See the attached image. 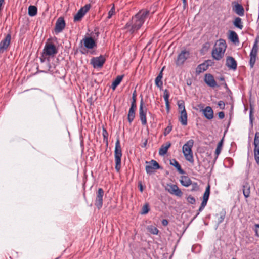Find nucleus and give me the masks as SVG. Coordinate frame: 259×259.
Returning a JSON list of instances; mask_svg holds the SVG:
<instances>
[{
	"instance_id": "e433bc0d",
	"label": "nucleus",
	"mask_w": 259,
	"mask_h": 259,
	"mask_svg": "<svg viewBox=\"0 0 259 259\" xmlns=\"http://www.w3.org/2000/svg\"><path fill=\"white\" fill-rule=\"evenodd\" d=\"M210 187L209 185H208V186L206 187L205 191L203 194V200H208L209 195H210Z\"/></svg>"
},
{
	"instance_id": "4be33fe9",
	"label": "nucleus",
	"mask_w": 259,
	"mask_h": 259,
	"mask_svg": "<svg viewBox=\"0 0 259 259\" xmlns=\"http://www.w3.org/2000/svg\"><path fill=\"white\" fill-rule=\"evenodd\" d=\"M170 146V142H167L165 144L162 145L159 150V154L161 156H164L167 153V150Z\"/></svg>"
},
{
	"instance_id": "423d86ee",
	"label": "nucleus",
	"mask_w": 259,
	"mask_h": 259,
	"mask_svg": "<svg viewBox=\"0 0 259 259\" xmlns=\"http://www.w3.org/2000/svg\"><path fill=\"white\" fill-rule=\"evenodd\" d=\"M106 61V58L103 55L93 57L90 61V64L94 68H101Z\"/></svg>"
},
{
	"instance_id": "4468645a",
	"label": "nucleus",
	"mask_w": 259,
	"mask_h": 259,
	"mask_svg": "<svg viewBox=\"0 0 259 259\" xmlns=\"http://www.w3.org/2000/svg\"><path fill=\"white\" fill-rule=\"evenodd\" d=\"M204 81L205 83L209 87L214 88L215 87H218L219 85L217 84L215 81L213 76L210 74L207 73L205 74L204 76Z\"/></svg>"
},
{
	"instance_id": "ddd939ff",
	"label": "nucleus",
	"mask_w": 259,
	"mask_h": 259,
	"mask_svg": "<svg viewBox=\"0 0 259 259\" xmlns=\"http://www.w3.org/2000/svg\"><path fill=\"white\" fill-rule=\"evenodd\" d=\"M90 8V5L87 4L80 9L77 13L75 15L74 17V21L75 22L79 21L85 13L89 10Z\"/></svg>"
},
{
	"instance_id": "9b49d317",
	"label": "nucleus",
	"mask_w": 259,
	"mask_h": 259,
	"mask_svg": "<svg viewBox=\"0 0 259 259\" xmlns=\"http://www.w3.org/2000/svg\"><path fill=\"white\" fill-rule=\"evenodd\" d=\"M144 102L143 98H141V102H140V106L139 108V116L140 119L141 121L142 124L143 125H145L147 124V119H146V113H147V109H145L143 108Z\"/></svg>"
},
{
	"instance_id": "13d9d810",
	"label": "nucleus",
	"mask_w": 259,
	"mask_h": 259,
	"mask_svg": "<svg viewBox=\"0 0 259 259\" xmlns=\"http://www.w3.org/2000/svg\"><path fill=\"white\" fill-rule=\"evenodd\" d=\"M183 3H184V6H185L187 4V2H186V0H183Z\"/></svg>"
},
{
	"instance_id": "72a5a7b5",
	"label": "nucleus",
	"mask_w": 259,
	"mask_h": 259,
	"mask_svg": "<svg viewBox=\"0 0 259 259\" xmlns=\"http://www.w3.org/2000/svg\"><path fill=\"white\" fill-rule=\"evenodd\" d=\"M229 39L234 43L239 42V38L237 33L234 31H230Z\"/></svg>"
},
{
	"instance_id": "a211bd4d",
	"label": "nucleus",
	"mask_w": 259,
	"mask_h": 259,
	"mask_svg": "<svg viewBox=\"0 0 259 259\" xmlns=\"http://www.w3.org/2000/svg\"><path fill=\"white\" fill-rule=\"evenodd\" d=\"M233 4V11L239 16H243L244 15V9L243 7L237 3H234Z\"/></svg>"
},
{
	"instance_id": "5701e85b",
	"label": "nucleus",
	"mask_w": 259,
	"mask_h": 259,
	"mask_svg": "<svg viewBox=\"0 0 259 259\" xmlns=\"http://www.w3.org/2000/svg\"><path fill=\"white\" fill-rule=\"evenodd\" d=\"M164 69V67L162 69L161 71L159 72L158 76L155 78V85L159 88L160 90L163 87V82L162 81V78L163 77L162 71Z\"/></svg>"
},
{
	"instance_id": "a878e982",
	"label": "nucleus",
	"mask_w": 259,
	"mask_h": 259,
	"mask_svg": "<svg viewBox=\"0 0 259 259\" xmlns=\"http://www.w3.org/2000/svg\"><path fill=\"white\" fill-rule=\"evenodd\" d=\"M170 164L175 167L180 174H184L185 173V171L181 168L179 163L175 159L170 160Z\"/></svg>"
},
{
	"instance_id": "cd10ccee",
	"label": "nucleus",
	"mask_w": 259,
	"mask_h": 259,
	"mask_svg": "<svg viewBox=\"0 0 259 259\" xmlns=\"http://www.w3.org/2000/svg\"><path fill=\"white\" fill-rule=\"evenodd\" d=\"M169 93L167 89L164 91L163 98L165 102L166 109L168 112L170 110V105L169 102Z\"/></svg>"
},
{
	"instance_id": "a19ab883",
	"label": "nucleus",
	"mask_w": 259,
	"mask_h": 259,
	"mask_svg": "<svg viewBox=\"0 0 259 259\" xmlns=\"http://www.w3.org/2000/svg\"><path fill=\"white\" fill-rule=\"evenodd\" d=\"M150 210L149 206L148 203H146L142 208L141 214H145L147 213Z\"/></svg>"
},
{
	"instance_id": "2f4dec72",
	"label": "nucleus",
	"mask_w": 259,
	"mask_h": 259,
	"mask_svg": "<svg viewBox=\"0 0 259 259\" xmlns=\"http://www.w3.org/2000/svg\"><path fill=\"white\" fill-rule=\"evenodd\" d=\"M234 25L239 28V29H242L243 28V23L242 22V19L240 17H236L234 22Z\"/></svg>"
},
{
	"instance_id": "c9c22d12",
	"label": "nucleus",
	"mask_w": 259,
	"mask_h": 259,
	"mask_svg": "<svg viewBox=\"0 0 259 259\" xmlns=\"http://www.w3.org/2000/svg\"><path fill=\"white\" fill-rule=\"evenodd\" d=\"M147 230L154 235H157L159 232L158 229L156 227L152 225L147 227Z\"/></svg>"
},
{
	"instance_id": "7c9ffc66",
	"label": "nucleus",
	"mask_w": 259,
	"mask_h": 259,
	"mask_svg": "<svg viewBox=\"0 0 259 259\" xmlns=\"http://www.w3.org/2000/svg\"><path fill=\"white\" fill-rule=\"evenodd\" d=\"M243 193L245 198H248L250 193V187L248 183H246L243 186Z\"/></svg>"
},
{
	"instance_id": "603ef678",
	"label": "nucleus",
	"mask_w": 259,
	"mask_h": 259,
	"mask_svg": "<svg viewBox=\"0 0 259 259\" xmlns=\"http://www.w3.org/2000/svg\"><path fill=\"white\" fill-rule=\"evenodd\" d=\"M161 223L164 226H166L168 224V221L166 219L162 220Z\"/></svg>"
},
{
	"instance_id": "412c9836",
	"label": "nucleus",
	"mask_w": 259,
	"mask_h": 259,
	"mask_svg": "<svg viewBox=\"0 0 259 259\" xmlns=\"http://www.w3.org/2000/svg\"><path fill=\"white\" fill-rule=\"evenodd\" d=\"M204 116L207 119L210 120L213 117V111L211 107L207 106L203 110Z\"/></svg>"
},
{
	"instance_id": "4d7b16f0",
	"label": "nucleus",
	"mask_w": 259,
	"mask_h": 259,
	"mask_svg": "<svg viewBox=\"0 0 259 259\" xmlns=\"http://www.w3.org/2000/svg\"><path fill=\"white\" fill-rule=\"evenodd\" d=\"M204 208H205V207L202 206V205H201L200 206L199 208V210H198L199 212L202 211L204 209Z\"/></svg>"
},
{
	"instance_id": "f8f14e48",
	"label": "nucleus",
	"mask_w": 259,
	"mask_h": 259,
	"mask_svg": "<svg viewBox=\"0 0 259 259\" xmlns=\"http://www.w3.org/2000/svg\"><path fill=\"white\" fill-rule=\"evenodd\" d=\"M254 159L256 163L259 165V133H256L255 135L254 140Z\"/></svg>"
},
{
	"instance_id": "c03bdc74",
	"label": "nucleus",
	"mask_w": 259,
	"mask_h": 259,
	"mask_svg": "<svg viewBox=\"0 0 259 259\" xmlns=\"http://www.w3.org/2000/svg\"><path fill=\"white\" fill-rule=\"evenodd\" d=\"M172 128V126L170 124L168 125L164 130V135L165 136L168 135L171 131Z\"/></svg>"
},
{
	"instance_id": "dca6fc26",
	"label": "nucleus",
	"mask_w": 259,
	"mask_h": 259,
	"mask_svg": "<svg viewBox=\"0 0 259 259\" xmlns=\"http://www.w3.org/2000/svg\"><path fill=\"white\" fill-rule=\"evenodd\" d=\"M66 25L65 20L63 17H59L56 21L55 27V32L58 34L61 32L64 29Z\"/></svg>"
},
{
	"instance_id": "c85d7f7f",
	"label": "nucleus",
	"mask_w": 259,
	"mask_h": 259,
	"mask_svg": "<svg viewBox=\"0 0 259 259\" xmlns=\"http://www.w3.org/2000/svg\"><path fill=\"white\" fill-rule=\"evenodd\" d=\"M136 110V108L131 107L127 115L128 121L130 123H132V122L134 120L135 117V111Z\"/></svg>"
},
{
	"instance_id": "8fccbe9b",
	"label": "nucleus",
	"mask_w": 259,
	"mask_h": 259,
	"mask_svg": "<svg viewBox=\"0 0 259 259\" xmlns=\"http://www.w3.org/2000/svg\"><path fill=\"white\" fill-rule=\"evenodd\" d=\"M192 186H193V188L191 189V191H192L196 190L198 189V185H197V184L196 183H194L192 184Z\"/></svg>"
},
{
	"instance_id": "f704fd0d",
	"label": "nucleus",
	"mask_w": 259,
	"mask_h": 259,
	"mask_svg": "<svg viewBox=\"0 0 259 259\" xmlns=\"http://www.w3.org/2000/svg\"><path fill=\"white\" fill-rule=\"evenodd\" d=\"M223 144V138L219 141L217 145V148L215 151V154L216 155V158H217L218 155L220 154Z\"/></svg>"
},
{
	"instance_id": "bb28decb",
	"label": "nucleus",
	"mask_w": 259,
	"mask_h": 259,
	"mask_svg": "<svg viewBox=\"0 0 259 259\" xmlns=\"http://www.w3.org/2000/svg\"><path fill=\"white\" fill-rule=\"evenodd\" d=\"M180 183L183 186L187 187L192 184V181L188 176H183L181 177Z\"/></svg>"
},
{
	"instance_id": "2eb2a0df",
	"label": "nucleus",
	"mask_w": 259,
	"mask_h": 259,
	"mask_svg": "<svg viewBox=\"0 0 259 259\" xmlns=\"http://www.w3.org/2000/svg\"><path fill=\"white\" fill-rule=\"evenodd\" d=\"M58 52L56 46L52 44H46L44 49V53L48 56H54Z\"/></svg>"
},
{
	"instance_id": "39448f33",
	"label": "nucleus",
	"mask_w": 259,
	"mask_h": 259,
	"mask_svg": "<svg viewBox=\"0 0 259 259\" xmlns=\"http://www.w3.org/2000/svg\"><path fill=\"white\" fill-rule=\"evenodd\" d=\"M258 40L257 39H255L253 47L250 53V60L249 65L250 68H253L256 61V58L258 52Z\"/></svg>"
},
{
	"instance_id": "de8ad7c7",
	"label": "nucleus",
	"mask_w": 259,
	"mask_h": 259,
	"mask_svg": "<svg viewBox=\"0 0 259 259\" xmlns=\"http://www.w3.org/2000/svg\"><path fill=\"white\" fill-rule=\"evenodd\" d=\"M218 105L220 108V109H225V104L224 101H220L218 103Z\"/></svg>"
},
{
	"instance_id": "0eeeda50",
	"label": "nucleus",
	"mask_w": 259,
	"mask_h": 259,
	"mask_svg": "<svg viewBox=\"0 0 259 259\" xmlns=\"http://www.w3.org/2000/svg\"><path fill=\"white\" fill-rule=\"evenodd\" d=\"M147 165L145 167L146 172L148 174H152L155 170L160 168V166L157 162L154 160H152L150 162L146 161Z\"/></svg>"
},
{
	"instance_id": "20e7f679",
	"label": "nucleus",
	"mask_w": 259,
	"mask_h": 259,
	"mask_svg": "<svg viewBox=\"0 0 259 259\" xmlns=\"http://www.w3.org/2000/svg\"><path fill=\"white\" fill-rule=\"evenodd\" d=\"M122 155L121 147L119 138L116 140L114 151V158L115 166V168L117 172H119L121 167V157Z\"/></svg>"
},
{
	"instance_id": "49530a36",
	"label": "nucleus",
	"mask_w": 259,
	"mask_h": 259,
	"mask_svg": "<svg viewBox=\"0 0 259 259\" xmlns=\"http://www.w3.org/2000/svg\"><path fill=\"white\" fill-rule=\"evenodd\" d=\"M254 231L255 233V236L259 237V224H255L254 225Z\"/></svg>"
},
{
	"instance_id": "6e6d98bb",
	"label": "nucleus",
	"mask_w": 259,
	"mask_h": 259,
	"mask_svg": "<svg viewBox=\"0 0 259 259\" xmlns=\"http://www.w3.org/2000/svg\"><path fill=\"white\" fill-rule=\"evenodd\" d=\"M139 189H140V191L142 192L143 191V186H142V185L141 183H140L139 184Z\"/></svg>"
},
{
	"instance_id": "ea45409f",
	"label": "nucleus",
	"mask_w": 259,
	"mask_h": 259,
	"mask_svg": "<svg viewBox=\"0 0 259 259\" xmlns=\"http://www.w3.org/2000/svg\"><path fill=\"white\" fill-rule=\"evenodd\" d=\"M178 106L180 112L184 111H186L185 109V104L183 101H179L178 102Z\"/></svg>"
},
{
	"instance_id": "09e8293b",
	"label": "nucleus",
	"mask_w": 259,
	"mask_h": 259,
	"mask_svg": "<svg viewBox=\"0 0 259 259\" xmlns=\"http://www.w3.org/2000/svg\"><path fill=\"white\" fill-rule=\"evenodd\" d=\"M218 117L220 119H223L225 117V114L223 112H219L218 113Z\"/></svg>"
},
{
	"instance_id": "f03ea898",
	"label": "nucleus",
	"mask_w": 259,
	"mask_h": 259,
	"mask_svg": "<svg viewBox=\"0 0 259 259\" xmlns=\"http://www.w3.org/2000/svg\"><path fill=\"white\" fill-rule=\"evenodd\" d=\"M227 48L225 40L220 39L217 40L212 50L211 54L213 58L216 60H220L224 56Z\"/></svg>"
},
{
	"instance_id": "aec40b11",
	"label": "nucleus",
	"mask_w": 259,
	"mask_h": 259,
	"mask_svg": "<svg viewBox=\"0 0 259 259\" xmlns=\"http://www.w3.org/2000/svg\"><path fill=\"white\" fill-rule=\"evenodd\" d=\"M226 65L228 68L234 70L237 68V62L233 57L231 56L227 58Z\"/></svg>"
},
{
	"instance_id": "f257e3e1",
	"label": "nucleus",
	"mask_w": 259,
	"mask_h": 259,
	"mask_svg": "<svg viewBox=\"0 0 259 259\" xmlns=\"http://www.w3.org/2000/svg\"><path fill=\"white\" fill-rule=\"evenodd\" d=\"M149 14V11L142 10L133 16L125 25L124 28L131 34H133L141 28Z\"/></svg>"
},
{
	"instance_id": "f3484780",
	"label": "nucleus",
	"mask_w": 259,
	"mask_h": 259,
	"mask_svg": "<svg viewBox=\"0 0 259 259\" xmlns=\"http://www.w3.org/2000/svg\"><path fill=\"white\" fill-rule=\"evenodd\" d=\"M11 36L10 34H8L4 39L0 42V54L5 51L10 45Z\"/></svg>"
},
{
	"instance_id": "79ce46f5",
	"label": "nucleus",
	"mask_w": 259,
	"mask_h": 259,
	"mask_svg": "<svg viewBox=\"0 0 259 259\" xmlns=\"http://www.w3.org/2000/svg\"><path fill=\"white\" fill-rule=\"evenodd\" d=\"M115 13V8L114 5H113L111 9L110 10V11L108 12V19H110L112 16L114 15Z\"/></svg>"
},
{
	"instance_id": "c756f323",
	"label": "nucleus",
	"mask_w": 259,
	"mask_h": 259,
	"mask_svg": "<svg viewBox=\"0 0 259 259\" xmlns=\"http://www.w3.org/2000/svg\"><path fill=\"white\" fill-rule=\"evenodd\" d=\"M123 77V75H118L116 77L115 79L113 81L111 88L114 90L116 87L120 84Z\"/></svg>"
},
{
	"instance_id": "6ab92c4d",
	"label": "nucleus",
	"mask_w": 259,
	"mask_h": 259,
	"mask_svg": "<svg viewBox=\"0 0 259 259\" xmlns=\"http://www.w3.org/2000/svg\"><path fill=\"white\" fill-rule=\"evenodd\" d=\"M83 41L84 47L87 49H92L97 46L96 42L91 37H85Z\"/></svg>"
},
{
	"instance_id": "7ed1b4c3",
	"label": "nucleus",
	"mask_w": 259,
	"mask_h": 259,
	"mask_svg": "<svg viewBox=\"0 0 259 259\" xmlns=\"http://www.w3.org/2000/svg\"><path fill=\"white\" fill-rule=\"evenodd\" d=\"M194 145L193 140H189L183 146L182 151L185 159L191 163H194L192 148Z\"/></svg>"
},
{
	"instance_id": "58836bf2",
	"label": "nucleus",
	"mask_w": 259,
	"mask_h": 259,
	"mask_svg": "<svg viewBox=\"0 0 259 259\" xmlns=\"http://www.w3.org/2000/svg\"><path fill=\"white\" fill-rule=\"evenodd\" d=\"M136 91L135 90L132 95V101L131 107L137 108L136 106Z\"/></svg>"
},
{
	"instance_id": "393cba45",
	"label": "nucleus",
	"mask_w": 259,
	"mask_h": 259,
	"mask_svg": "<svg viewBox=\"0 0 259 259\" xmlns=\"http://www.w3.org/2000/svg\"><path fill=\"white\" fill-rule=\"evenodd\" d=\"M208 64L206 62L199 64L196 69V73L197 74H199L201 73L206 71L208 68Z\"/></svg>"
},
{
	"instance_id": "052dcab7",
	"label": "nucleus",
	"mask_w": 259,
	"mask_h": 259,
	"mask_svg": "<svg viewBox=\"0 0 259 259\" xmlns=\"http://www.w3.org/2000/svg\"><path fill=\"white\" fill-rule=\"evenodd\" d=\"M232 259H236V258H233Z\"/></svg>"
},
{
	"instance_id": "473e14b6",
	"label": "nucleus",
	"mask_w": 259,
	"mask_h": 259,
	"mask_svg": "<svg viewBox=\"0 0 259 259\" xmlns=\"http://www.w3.org/2000/svg\"><path fill=\"white\" fill-rule=\"evenodd\" d=\"M37 13V7L35 6L31 5L29 6L28 9V13L30 16L33 17L35 16Z\"/></svg>"
},
{
	"instance_id": "6e6552de",
	"label": "nucleus",
	"mask_w": 259,
	"mask_h": 259,
	"mask_svg": "<svg viewBox=\"0 0 259 259\" xmlns=\"http://www.w3.org/2000/svg\"><path fill=\"white\" fill-rule=\"evenodd\" d=\"M190 52L186 50H183L178 55L176 61V64L177 66L182 65L186 60L189 57Z\"/></svg>"
},
{
	"instance_id": "b1692460",
	"label": "nucleus",
	"mask_w": 259,
	"mask_h": 259,
	"mask_svg": "<svg viewBox=\"0 0 259 259\" xmlns=\"http://www.w3.org/2000/svg\"><path fill=\"white\" fill-rule=\"evenodd\" d=\"M179 120L183 125H186L187 124V114L186 111L183 110V111L180 112Z\"/></svg>"
},
{
	"instance_id": "bf43d9fd",
	"label": "nucleus",
	"mask_w": 259,
	"mask_h": 259,
	"mask_svg": "<svg viewBox=\"0 0 259 259\" xmlns=\"http://www.w3.org/2000/svg\"><path fill=\"white\" fill-rule=\"evenodd\" d=\"M147 144V141L144 143V146H145Z\"/></svg>"
},
{
	"instance_id": "864d4df0",
	"label": "nucleus",
	"mask_w": 259,
	"mask_h": 259,
	"mask_svg": "<svg viewBox=\"0 0 259 259\" xmlns=\"http://www.w3.org/2000/svg\"><path fill=\"white\" fill-rule=\"evenodd\" d=\"M207 201H207V200H203L201 204V205H202V206L205 207L207 204Z\"/></svg>"
},
{
	"instance_id": "1a4fd4ad",
	"label": "nucleus",
	"mask_w": 259,
	"mask_h": 259,
	"mask_svg": "<svg viewBox=\"0 0 259 259\" xmlns=\"http://www.w3.org/2000/svg\"><path fill=\"white\" fill-rule=\"evenodd\" d=\"M104 194V192L102 188H99L96 192V196L95 201V205L98 209L102 208L103 205V197Z\"/></svg>"
},
{
	"instance_id": "5fc2aeb1",
	"label": "nucleus",
	"mask_w": 259,
	"mask_h": 259,
	"mask_svg": "<svg viewBox=\"0 0 259 259\" xmlns=\"http://www.w3.org/2000/svg\"><path fill=\"white\" fill-rule=\"evenodd\" d=\"M249 118H250V121L251 123H252L253 118H252V110H251L250 111L249 114Z\"/></svg>"
},
{
	"instance_id": "a18cd8bd",
	"label": "nucleus",
	"mask_w": 259,
	"mask_h": 259,
	"mask_svg": "<svg viewBox=\"0 0 259 259\" xmlns=\"http://www.w3.org/2000/svg\"><path fill=\"white\" fill-rule=\"evenodd\" d=\"M102 135L103 136L104 141H106L107 142L108 134L106 129H103Z\"/></svg>"
},
{
	"instance_id": "4c0bfd02",
	"label": "nucleus",
	"mask_w": 259,
	"mask_h": 259,
	"mask_svg": "<svg viewBox=\"0 0 259 259\" xmlns=\"http://www.w3.org/2000/svg\"><path fill=\"white\" fill-rule=\"evenodd\" d=\"M217 215H219L218 219V225H219L223 222L226 216V212L225 211H222L219 214H217Z\"/></svg>"
},
{
	"instance_id": "9d476101",
	"label": "nucleus",
	"mask_w": 259,
	"mask_h": 259,
	"mask_svg": "<svg viewBox=\"0 0 259 259\" xmlns=\"http://www.w3.org/2000/svg\"><path fill=\"white\" fill-rule=\"evenodd\" d=\"M165 190L170 194L178 197H181L183 195L182 192L176 185L167 184Z\"/></svg>"
},
{
	"instance_id": "3c124183",
	"label": "nucleus",
	"mask_w": 259,
	"mask_h": 259,
	"mask_svg": "<svg viewBox=\"0 0 259 259\" xmlns=\"http://www.w3.org/2000/svg\"><path fill=\"white\" fill-rule=\"evenodd\" d=\"M219 79L220 80V81H223L224 83L222 84H223L225 87L226 88H227V84L225 82V79H224V77H221L219 78Z\"/></svg>"
},
{
	"instance_id": "37998d69",
	"label": "nucleus",
	"mask_w": 259,
	"mask_h": 259,
	"mask_svg": "<svg viewBox=\"0 0 259 259\" xmlns=\"http://www.w3.org/2000/svg\"><path fill=\"white\" fill-rule=\"evenodd\" d=\"M187 200L189 203L191 204H194L196 202L195 198L191 195H189L187 197Z\"/></svg>"
}]
</instances>
